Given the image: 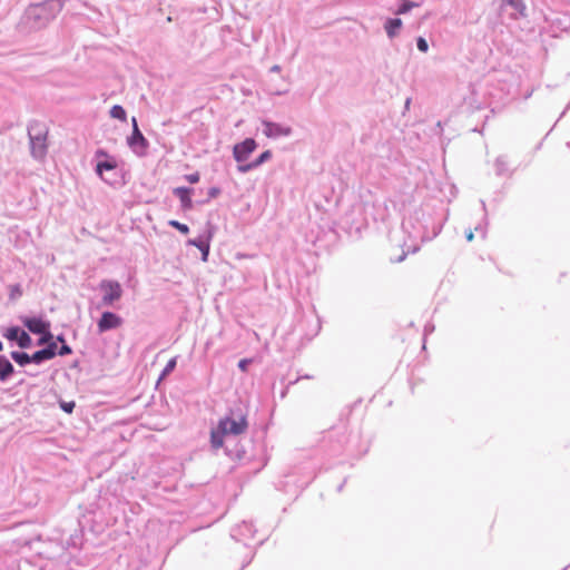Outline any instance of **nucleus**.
Instances as JSON below:
<instances>
[{
    "mask_svg": "<svg viewBox=\"0 0 570 570\" xmlns=\"http://www.w3.org/2000/svg\"><path fill=\"white\" fill-rule=\"evenodd\" d=\"M6 337L11 341H17L18 345L22 348L28 347L31 343V338L24 331L19 327H10L6 333Z\"/></svg>",
    "mask_w": 570,
    "mask_h": 570,
    "instance_id": "obj_9",
    "label": "nucleus"
},
{
    "mask_svg": "<svg viewBox=\"0 0 570 570\" xmlns=\"http://www.w3.org/2000/svg\"><path fill=\"white\" fill-rule=\"evenodd\" d=\"M12 373V364L4 356H0V380H7Z\"/></svg>",
    "mask_w": 570,
    "mask_h": 570,
    "instance_id": "obj_14",
    "label": "nucleus"
},
{
    "mask_svg": "<svg viewBox=\"0 0 570 570\" xmlns=\"http://www.w3.org/2000/svg\"><path fill=\"white\" fill-rule=\"evenodd\" d=\"M55 17L50 2L32 6L28 11V18L35 21L43 20L48 22Z\"/></svg>",
    "mask_w": 570,
    "mask_h": 570,
    "instance_id": "obj_5",
    "label": "nucleus"
},
{
    "mask_svg": "<svg viewBox=\"0 0 570 570\" xmlns=\"http://www.w3.org/2000/svg\"><path fill=\"white\" fill-rule=\"evenodd\" d=\"M185 179H186L188 183H190V184H196V183H198V181H199V179H200V175H199V173H197V171H196V173H193V174L186 175V176H185Z\"/></svg>",
    "mask_w": 570,
    "mask_h": 570,
    "instance_id": "obj_24",
    "label": "nucleus"
},
{
    "mask_svg": "<svg viewBox=\"0 0 570 570\" xmlns=\"http://www.w3.org/2000/svg\"><path fill=\"white\" fill-rule=\"evenodd\" d=\"M129 145L131 147H135V146H140L141 149H146L147 146H148V142L146 140V138L144 137V135L140 132L139 128H134L132 130V135L131 137L129 138L128 140Z\"/></svg>",
    "mask_w": 570,
    "mask_h": 570,
    "instance_id": "obj_13",
    "label": "nucleus"
},
{
    "mask_svg": "<svg viewBox=\"0 0 570 570\" xmlns=\"http://www.w3.org/2000/svg\"><path fill=\"white\" fill-rule=\"evenodd\" d=\"M255 149V140L247 138L243 142L234 146L233 155L236 161L242 163L245 161Z\"/></svg>",
    "mask_w": 570,
    "mask_h": 570,
    "instance_id": "obj_6",
    "label": "nucleus"
},
{
    "mask_svg": "<svg viewBox=\"0 0 570 570\" xmlns=\"http://www.w3.org/2000/svg\"><path fill=\"white\" fill-rule=\"evenodd\" d=\"M11 357L19 364L26 365L32 362L31 356L23 352H12Z\"/></svg>",
    "mask_w": 570,
    "mask_h": 570,
    "instance_id": "obj_16",
    "label": "nucleus"
},
{
    "mask_svg": "<svg viewBox=\"0 0 570 570\" xmlns=\"http://www.w3.org/2000/svg\"><path fill=\"white\" fill-rule=\"evenodd\" d=\"M257 167L256 165H254V163L252 164H247V165H240L238 166V170L242 171V173H246L253 168Z\"/></svg>",
    "mask_w": 570,
    "mask_h": 570,
    "instance_id": "obj_27",
    "label": "nucleus"
},
{
    "mask_svg": "<svg viewBox=\"0 0 570 570\" xmlns=\"http://www.w3.org/2000/svg\"><path fill=\"white\" fill-rule=\"evenodd\" d=\"M509 4L515 7V8H519V6L521 4L519 1H514V0H509Z\"/></svg>",
    "mask_w": 570,
    "mask_h": 570,
    "instance_id": "obj_30",
    "label": "nucleus"
},
{
    "mask_svg": "<svg viewBox=\"0 0 570 570\" xmlns=\"http://www.w3.org/2000/svg\"><path fill=\"white\" fill-rule=\"evenodd\" d=\"M122 324V320L111 312L102 313L100 320L98 321V330L99 332H106L111 328H117Z\"/></svg>",
    "mask_w": 570,
    "mask_h": 570,
    "instance_id": "obj_7",
    "label": "nucleus"
},
{
    "mask_svg": "<svg viewBox=\"0 0 570 570\" xmlns=\"http://www.w3.org/2000/svg\"><path fill=\"white\" fill-rule=\"evenodd\" d=\"M250 363V360H247V358H243L238 362V367L243 371V372H246L247 371V366L248 364Z\"/></svg>",
    "mask_w": 570,
    "mask_h": 570,
    "instance_id": "obj_26",
    "label": "nucleus"
},
{
    "mask_svg": "<svg viewBox=\"0 0 570 570\" xmlns=\"http://www.w3.org/2000/svg\"><path fill=\"white\" fill-rule=\"evenodd\" d=\"M110 116L112 118L119 119L121 121H126V119H127L126 110L121 106H119V105H115L110 109Z\"/></svg>",
    "mask_w": 570,
    "mask_h": 570,
    "instance_id": "obj_17",
    "label": "nucleus"
},
{
    "mask_svg": "<svg viewBox=\"0 0 570 570\" xmlns=\"http://www.w3.org/2000/svg\"><path fill=\"white\" fill-rule=\"evenodd\" d=\"M177 363V357H173L168 361L167 365L165 366L159 380H164L171 371H174Z\"/></svg>",
    "mask_w": 570,
    "mask_h": 570,
    "instance_id": "obj_19",
    "label": "nucleus"
},
{
    "mask_svg": "<svg viewBox=\"0 0 570 570\" xmlns=\"http://www.w3.org/2000/svg\"><path fill=\"white\" fill-rule=\"evenodd\" d=\"M60 407L66 412V413H71L73 411V407H75V402H61L60 403Z\"/></svg>",
    "mask_w": 570,
    "mask_h": 570,
    "instance_id": "obj_25",
    "label": "nucleus"
},
{
    "mask_svg": "<svg viewBox=\"0 0 570 570\" xmlns=\"http://www.w3.org/2000/svg\"><path fill=\"white\" fill-rule=\"evenodd\" d=\"M402 27V20L396 19H390L385 24V30L389 35V37H394L397 33V30Z\"/></svg>",
    "mask_w": 570,
    "mask_h": 570,
    "instance_id": "obj_15",
    "label": "nucleus"
},
{
    "mask_svg": "<svg viewBox=\"0 0 570 570\" xmlns=\"http://www.w3.org/2000/svg\"><path fill=\"white\" fill-rule=\"evenodd\" d=\"M191 189L186 187H177L174 189V194L179 198L181 207L184 209H190L193 207L191 202Z\"/></svg>",
    "mask_w": 570,
    "mask_h": 570,
    "instance_id": "obj_11",
    "label": "nucleus"
},
{
    "mask_svg": "<svg viewBox=\"0 0 570 570\" xmlns=\"http://www.w3.org/2000/svg\"><path fill=\"white\" fill-rule=\"evenodd\" d=\"M466 238H468V240H472V239H473V233H472V232H470V233L466 235Z\"/></svg>",
    "mask_w": 570,
    "mask_h": 570,
    "instance_id": "obj_32",
    "label": "nucleus"
},
{
    "mask_svg": "<svg viewBox=\"0 0 570 570\" xmlns=\"http://www.w3.org/2000/svg\"><path fill=\"white\" fill-rule=\"evenodd\" d=\"M56 351H57V344L55 342H51V343H49V345L46 348L35 352L31 355V360L33 363L39 364L43 361L53 358L57 354Z\"/></svg>",
    "mask_w": 570,
    "mask_h": 570,
    "instance_id": "obj_10",
    "label": "nucleus"
},
{
    "mask_svg": "<svg viewBox=\"0 0 570 570\" xmlns=\"http://www.w3.org/2000/svg\"><path fill=\"white\" fill-rule=\"evenodd\" d=\"M131 122H132V129L138 128L137 120L135 117L131 119Z\"/></svg>",
    "mask_w": 570,
    "mask_h": 570,
    "instance_id": "obj_31",
    "label": "nucleus"
},
{
    "mask_svg": "<svg viewBox=\"0 0 570 570\" xmlns=\"http://www.w3.org/2000/svg\"><path fill=\"white\" fill-rule=\"evenodd\" d=\"M47 135L48 130L45 126L33 125L29 129V137L31 141L32 155L37 158H42L47 151Z\"/></svg>",
    "mask_w": 570,
    "mask_h": 570,
    "instance_id": "obj_2",
    "label": "nucleus"
},
{
    "mask_svg": "<svg viewBox=\"0 0 570 570\" xmlns=\"http://www.w3.org/2000/svg\"><path fill=\"white\" fill-rule=\"evenodd\" d=\"M272 157V153L269 150L264 151L261 156L254 161V165L259 166Z\"/></svg>",
    "mask_w": 570,
    "mask_h": 570,
    "instance_id": "obj_22",
    "label": "nucleus"
},
{
    "mask_svg": "<svg viewBox=\"0 0 570 570\" xmlns=\"http://www.w3.org/2000/svg\"><path fill=\"white\" fill-rule=\"evenodd\" d=\"M23 323L30 332H32L35 334L43 335L39 340V344H45L51 340L52 336L49 332L50 325L48 322H45L43 320L38 318V317H32V318L26 320Z\"/></svg>",
    "mask_w": 570,
    "mask_h": 570,
    "instance_id": "obj_4",
    "label": "nucleus"
},
{
    "mask_svg": "<svg viewBox=\"0 0 570 570\" xmlns=\"http://www.w3.org/2000/svg\"><path fill=\"white\" fill-rule=\"evenodd\" d=\"M263 126H264L263 132L268 138H277V137H282V136H288L292 132L291 127L284 126L281 124L264 121Z\"/></svg>",
    "mask_w": 570,
    "mask_h": 570,
    "instance_id": "obj_8",
    "label": "nucleus"
},
{
    "mask_svg": "<svg viewBox=\"0 0 570 570\" xmlns=\"http://www.w3.org/2000/svg\"><path fill=\"white\" fill-rule=\"evenodd\" d=\"M248 422L245 415H239L238 419L229 416L219 420L217 428L210 433V444L215 450L224 445V438L227 435H240L246 432Z\"/></svg>",
    "mask_w": 570,
    "mask_h": 570,
    "instance_id": "obj_1",
    "label": "nucleus"
},
{
    "mask_svg": "<svg viewBox=\"0 0 570 570\" xmlns=\"http://www.w3.org/2000/svg\"><path fill=\"white\" fill-rule=\"evenodd\" d=\"M416 45H417V49L422 52H426L429 49V45H428L426 40L422 37H420L417 39Z\"/></svg>",
    "mask_w": 570,
    "mask_h": 570,
    "instance_id": "obj_23",
    "label": "nucleus"
},
{
    "mask_svg": "<svg viewBox=\"0 0 570 570\" xmlns=\"http://www.w3.org/2000/svg\"><path fill=\"white\" fill-rule=\"evenodd\" d=\"M70 353H71V348L68 345H62L59 351L60 355H66V354H70Z\"/></svg>",
    "mask_w": 570,
    "mask_h": 570,
    "instance_id": "obj_28",
    "label": "nucleus"
},
{
    "mask_svg": "<svg viewBox=\"0 0 570 570\" xmlns=\"http://www.w3.org/2000/svg\"><path fill=\"white\" fill-rule=\"evenodd\" d=\"M212 235L209 234L207 238H197L188 240V244L198 248L202 252V259L204 262L207 261L209 254V240Z\"/></svg>",
    "mask_w": 570,
    "mask_h": 570,
    "instance_id": "obj_12",
    "label": "nucleus"
},
{
    "mask_svg": "<svg viewBox=\"0 0 570 570\" xmlns=\"http://www.w3.org/2000/svg\"><path fill=\"white\" fill-rule=\"evenodd\" d=\"M169 225L173 226L174 228L178 229L183 234H187L189 232V228L187 225L181 224L177 220H170Z\"/></svg>",
    "mask_w": 570,
    "mask_h": 570,
    "instance_id": "obj_21",
    "label": "nucleus"
},
{
    "mask_svg": "<svg viewBox=\"0 0 570 570\" xmlns=\"http://www.w3.org/2000/svg\"><path fill=\"white\" fill-rule=\"evenodd\" d=\"M116 166H117V164L114 160L112 161H101V163L97 164L96 170H97V174L101 176L104 170L115 169Z\"/></svg>",
    "mask_w": 570,
    "mask_h": 570,
    "instance_id": "obj_18",
    "label": "nucleus"
},
{
    "mask_svg": "<svg viewBox=\"0 0 570 570\" xmlns=\"http://www.w3.org/2000/svg\"><path fill=\"white\" fill-rule=\"evenodd\" d=\"M100 289L104 292L102 303L104 305H112L116 301H119L122 296V288L116 281H102L100 283Z\"/></svg>",
    "mask_w": 570,
    "mask_h": 570,
    "instance_id": "obj_3",
    "label": "nucleus"
},
{
    "mask_svg": "<svg viewBox=\"0 0 570 570\" xmlns=\"http://www.w3.org/2000/svg\"><path fill=\"white\" fill-rule=\"evenodd\" d=\"M417 4L414 3V2H411V1H405L404 3H402V6L397 9L396 13L397 14H403V13H406L407 11H410L412 8L416 7Z\"/></svg>",
    "mask_w": 570,
    "mask_h": 570,
    "instance_id": "obj_20",
    "label": "nucleus"
},
{
    "mask_svg": "<svg viewBox=\"0 0 570 570\" xmlns=\"http://www.w3.org/2000/svg\"><path fill=\"white\" fill-rule=\"evenodd\" d=\"M98 155H106L105 151L100 150L98 151Z\"/></svg>",
    "mask_w": 570,
    "mask_h": 570,
    "instance_id": "obj_33",
    "label": "nucleus"
},
{
    "mask_svg": "<svg viewBox=\"0 0 570 570\" xmlns=\"http://www.w3.org/2000/svg\"><path fill=\"white\" fill-rule=\"evenodd\" d=\"M3 346H2V343L0 342V351H2Z\"/></svg>",
    "mask_w": 570,
    "mask_h": 570,
    "instance_id": "obj_34",
    "label": "nucleus"
},
{
    "mask_svg": "<svg viewBox=\"0 0 570 570\" xmlns=\"http://www.w3.org/2000/svg\"><path fill=\"white\" fill-rule=\"evenodd\" d=\"M219 193H220L219 188L213 187V188L209 189L208 194H209L210 197L214 198V197H217L219 195Z\"/></svg>",
    "mask_w": 570,
    "mask_h": 570,
    "instance_id": "obj_29",
    "label": "nucleus"
}]
</instances>
